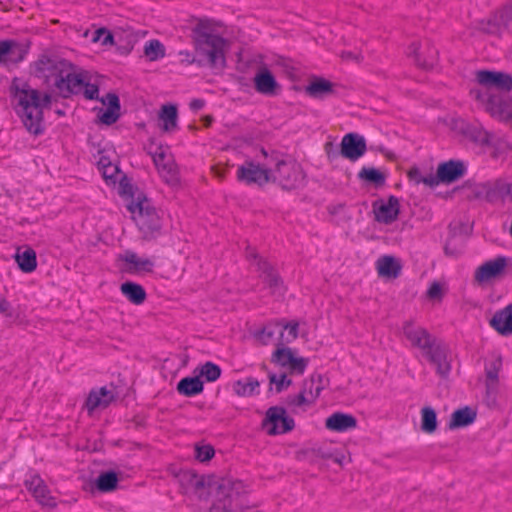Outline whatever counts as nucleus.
I'll list each match as a JSON object with an SVG mask.
<instances>
[{"label":"nucleus","instance_id":"nucleus-1","mask_svg":"<svg viewBox=\"0 0 512 512\" xmlns=\"http://www.w3.org/2000/svg\"><path fill=\"white\" fill-rule=\"evenodd\" d=\"M179 481L185 494L194 495L199 500H207L211 496L213 503L210 512H237L244 504L245 488L242 481L206 479L192 471L182 472Z\"/></svg>","mask_w":512,"mask_h":512},{"label":"nucleus","instance_id":"nucleus-2","mask_svg":"<svg viewBox=\"0 0 512 512\" xmlns=\"http://www.w3.org/2000/svg\"><path fill=\"white\" fill-rule=\"evenodd\" d=\"M476 80L480 87L470 90V95L491 116L511 120L512 76L500 71L479 70Z\"/></svg>","mask_w":512,"mask_h":512},{"label":"nucleus","instance_id":"nucleus-3","mask_svg":"<svg viewBox=\"0 0 512 512\" xmlns=\"http://www.w3.org/2000/svg\"><path fill=\"white\" fill-rule=\"evenodd\" d=\"M192 39L196 54L200 59L196 60L188 51H180L182 62L192 64L204 62L214 68H223L226 64L225 54L229 49V42L222 36L214 33L212 21L200 19L192 29Z\"/></svg>","mask_w":512,"mask_h":512},{"label":"nucleus","instance_id":"nucleus-4","mask_svg":"<svg viewBox=\"0 0 512 512\" xmlns=\"http://www.w3.org/2000/svg\"><path fill=\"white\" fill-rule=\"evenodd\" d=\"M402 330L411 345L420 349L422 355L435 367L436 373L441 378H447L451 371L447 346L412 321L404 322Z\"/></svg>","mask_w":512,"mask_h":512},{"label":"nucleus","instance_id":"nucleus-5","mask_svg":"<svg viewBox=\"0 0 512 512\" xmlns=\"http://www.w3.org/2000/svg\"><path fill=\"white\" fill-rule=\"evenodd\" d=\"M15 88L14 98L17 101V113L22 119L25 128L34 135L42 134L44 131L43 108L51 102V96L41 93L28 85L22 88L13 83Z\"/></svg>","mask_w":512,"mask_h":512},{"label":"nucleus","instance_id":"nucleus-6","mask_svg":"<svg viewBox=\"0 0 512 512\" xmlns=\"http://www.w3.org/2000/svg\"><path fill=\"white\" fill-rule=\"evenodd\" d=\"M261 153L266 159V166L271 168V182L287 190L296 189L302 184L304 173L297 161L274 151L269 155L265 149H261Z\"/></svg>","mask_w":512,"mask_h":512},{"label":"nucleus","instance_id":"nucleus-7","mask_svg":"<svg viewBox=\"0 0 512 512\" xmlns=\"http://www.w3.org/2000/svg\"><path fill=\"white\" fill-rule=\"evenodd\" d=\"M70 68V62L51 51H44L30 65L31 73L47 86L56 88L59 79Z\"/></svg>","mask_w":512,"mask_h":512},{"label":"nucleus","instance_id":"nucleus-8","mask_svg":"<svg viewBox=\"0 0 512 512\" xmlns=\"http://www.w3.org/2000/svg\"><path fill=\"white\" fill-rule=\"evenodd\" d=\"M452 130L462 136L465 140L481 148L499 146V139L488 132L478 121H467L463 118H457L452 121Z\"/></svg>","mask_w":512,"mask_h":512},{"label":"nucleus","instance_id":"nucleus-9","mask_svg":"<svg viewBox=\"0 0 512 512\" xmlns=\"http://www.w3.org/2000/svg\"><path fill=\"white\" fill-rule=\"evenodd\" d=\"M128 208L145 237H154L155 234L159 233L162 226L160 217L156 210L150 207L149 201L146 198H138Z\"/></svg>","mask_w":512,"mask_h":512},{"label":"nucleus","instance_id":"nucleus-10","mask_svg":"<svg viewBox=\"0 0 512 512\" xmlns=\"http://www.w3.org/2000/svg\"><path fill=\"white\" fill-rule=\"evenodd\" d=\"M262 427L268 435L283 434L294 428V420L283 407L273 406L267 410Z\"/></svg>","mask_w":512,"mask_h":512},{"label":"nucleus","instance_id":"nucleus-11","mask_svg":"<svg viewBox=\"0 0 512 512\" xmlns=\"http://www.w3.org/2000/svg\"><path fill=\"white\" fill-rule=\"evenodd\" d=\"M340 152L328 151V158L330 160L336 159L339 155L354 162L361 158L366 150V141L363 136L357 133L346 134L340 144Z\"/></svg>","mask_w":512,"mask_h":512},{"label":"nucleus","instance_id":"nucleus-12","mask_svg":"<svg viewBox=\"0 0 512 512\" xmlns=\"http://www.w3.org/2000/svg\"><path fill=\"white\" fill-rule=\"evenodd\" d=\"M237 179L246 184H258L260 186L271 182V168L253 161H246L237 170Z\"/></svg>","mask_w":512,"mask_h":512},{"label":"nucleus","instance_id":"nucleus-13","mask_svg":"<svg viewBox=\"0 0 512 512\" xmlns=\"http://www.w3.org/2000/svg\"><path fill=\"white\" fill-rule=\"evenodd\" d=\"M247 257L254 261L257 270L260 272V277L271 289L272 294L281 295L284 292L283 281L274 267L266 260L259 258L253 251L248 252Z\"/></svg>","mask_w":512,"mask_h":512},{"label":"nucleus","instance_id":"nucleus-14","mask_svg":"<svg viewBox=\"0 0 512 512\" xmlns=\"http://www.w3.org/2000/svg\"><path fill=\"white\" fill-rule=\"evenodd\" d=\"M247 257L254 261L257 270L260 272V277L271 289L272 294L281 295L284 292L283 281L274 267L266 260L259 258L253 251L248 252Z\"/></svg>","mask_w":512,"mask_h":512},{"label":"nucleus","instance_id":"nucleus-15","mask_svg":"<svg viewBox=\"0 0 512 512\" xmlns=\"http://www.w3.org/2000/svg\"><path fill=\"white\" fill-rule=\"evenodd\" d=\"M509 27H512V1L493 13L489 19L478 23L479 30L488 34H496L502 28Z\"/></svg>","mask_w":512,"mask_h":512},{"label":"nucleus","instance_id":"nucleus-16","mask_svg":"<svg viewBox=\"0 0 512 512\" xmlns=\"http://www.w3.org/2000/svg\"><path fill=\"white\" fill-rule=\"evenodd\" d=\"M86 81V73L77 72L76 67L70 62V68L59 79L56 89L61 95L67 97L70 94L81 93Z\"/></svg>","mask_w":512,"mask_h":512},{"label":"nucleus","instance_id":"nucleus-17","mask_svg":"<svg viewBox=\"0 0 512 512\" xmlns=\"http://www.w3.org/2000/svg\"><path fill=\"white\" fill-rule=\"evenodd\" d=\"M509 259L505 256H498L479 266L474 278L478 283H486L494 278L501 276L508 265Z\"/></svg>","mask_w":512,"mask_h":512},{"label":"nucleus","instance_id":"nucleus-18","mask_svg":"<svg viewBox=\"0 0 512 512\" xmlns=\"http://www.w3.org/2000/svg\"><path fill=\"white\" fill-rule=\"evenodd\" d=\"M399 211V199L395 196H390L387 201L379 200L373 204L375 219L380 223L391 224L397 219Z\"/></svg>","mask_w":512,"mask_h":512},{"label":"nucleus","instance_id":"nucleus-19","mask_svg":"<svg viewBox=\"0 0 512 512\" xmlns=\"http://www.w3.org/2000/svg\"><path fill=\"white\" fill-rule=\"evenodd\" d=\"M25 485L43 507L54 509L57 506L55 498L50 495L48 487L38 475H33L30 479H27Z\"/></svg>","mask_w":512,"mask_h":512},{"label":"nucleus","instance_id":"nucleus-20","mask_svg":"<svg viewBox=\"0 0 512 512\" xmlns=\"http://www.w3.org/2000/svg\"><path fill=\"white\" fill-rule=\"evenodd\" d=\"M254 87L258 93L266 96H275L280 91V85L266 67L261 68L254 76Z\"/></svg>","mask_w":512,"mask_h":512},{"label":"nucleus","instance_id":"nucleus-21","mask_svg":"<svg viewBox=\"0 0 512 512\" xmlns=\"http://www.w3.org/2000/svg\"><path fill=\"white\" fill-rule=\"evenodd\" d=\"M437 171L441 182L452 183L465 175L466 166L462 161L449 160L439 164Z\"/></svg>","mask_w":512,"mask_h":512},{"label":"nucleus","instance_id":"nucleus-22","mask_svg":"<svg viewBox=\"0 0 512 512\" xmlns=\"http://www.w3.org/2000/svg\"><path fill=\"white\" fill-rule=\"evenodd\" d=\"M357 420L351 414L336 412L330 415L325 421V427L334 432H346L356 428Z\"/></svg>","mask_w":512,"mask_h":512},{"label":"nucleus","instance_id":"nucleus-23","mask_svg":"<svg viewBox=\"0 0 512 512\" xmlns=\"http://www.w3.org/2000/svg\"><path fill=\"white\" fill-rule=\"evenodd\" d=\"M101 102L107 106V109L101 114L100 121L106 125L114 124L120 116L119 97L114 93H108Z\"/></svg>","mask_w":512,"mask_h":512},{"label":"nucleus","instance_id":"nucleus-24","mask_svg":"<svg viewBox=\"0 0 512 512\" xmlns=\"http://www.w3.org/2000/svg\"><path fill=\"white\" fill-rule=\"evenodd\" d=\"M490 325L500 334L507 336L512 333V303L495 313Z\"/></svg>","mask_w":512,"mask_h":512},{"label":"nucleus","instance_id":"nucleus-25","mask_svg":"<svg viewBox=\"0 0 512 512\" xmlns=\"http://www.w3.org/2000/svg\"><path fill=\"white\" fill-rule=\"evenodd\" d=\"M129 266L125 269L130 274L138 272H150L154 267V263L149 258H141L136 253L127 251L122 258Z\"/></svg>","mask_w":512,"mask_h":512},{"label":"nucleus","instance_id":"nucleus-26","mask_svg":"<svg viewBox=\"0 0 512 512\" xmlns=\"http://www.w3.org/2000/svg\"><path fill=\"white\" fill-rule=\"evenodd\" d=\"M476 416V412L468 406L458 409L451 415L449 428L456 429L466 427L475 421Z\"/></svg>","mask_w":512,"mask_h":512},{"label":"nucleus","instance_id":"nucleus-27","mask_svg":"<svg viewBox=\"0 0 512 512\" xmlns=\"http://www.w3.org/2000/svg\"><path fill=\"white\" fill-rule=\"evenodd\" d=\"M203 389L204 385L199 377H185L178 382L176 387L177 392L186 397L200 394Z\"/></svg>","mask_w":512,"mask_h":512},{"label":"nucleus","instance_id":"nucleus-28","mask_svg":"<svg viewBox=\"0 0 512 512\" xmlns=\"http://www.w3.org/2000/svg\"><path fill=\"white\" fill-rule=\"evenodd\" d=\"M178 111L172 104H165L159 112V120L162 122V129L171 132L177 128Z\"/></svg>","mask_w":512,"mask_h":512},{"label":"nucleus","instance_id":"nucleus-29","mask_svg":"<svg viewBox=\"0 0 512 512\" xmlns=\"http://www.w3.org/2000/svg\"><path fill=\"white\" fill-rule=\"evenodd\" d=\"M120 290L122 294L133 304L140 305L146 299V292L144 288L134 282H125L121 285Z\"/></svg>","mask_w":512,"mask_h":512},{"label":"nucleus","instance_id":"nucleus-30","mask_svg":"<svg viewBox=\"0 0 512 512\" xmlns=\"http://www.w3.org/2000/svg\"><path fill=\"white\" fill-rule=\"evenodd\" d=\"M15 260L19 268L25 272H33L37 267L36 253L32 248H26L24 251L17 250Z\"/></svg>","mask_w":512,"mask_h":512},{"label":"nucleus","instance_id":"nucleus-31","mask_svg":"<svg viewBox=\"0 0 512 512\" xmlns=\"http://www.w3.org/2000/svg\"><path fill=\"white\" fill-rule=\"evenodd\" d=\"M8 51V65L17 64L22 62L29 51V43H23L12 39H7Z\"/></svg>","mask_w":512,"mask_h":512},{"label":"nucleus","instance_id":"nucleus-32","mask_svg":"<svg viewBox=\"0 0 512 512\" xmlns=\"http://www.w3.org/2000/svg\"><path fill=\"white\" fill-rule=\"evenodd\" d=\"M379 275L396 278L401 270L400 264L392 256H383L377 261Z\"/></svg>","mask_w":512,"mask_h":512},{"label":"nucleus","instance_id":"nucleus-33","mask_svg":"<svg viewBox=\"0 0 512 512\" xmlns=\"http://www.w3.org/2000/svg\"><path fill=\"white\" fill-rule=\"evenodd\" d=\"M333 92V83L323 78H316L306 87V93L313 98H323Z\"/></svg>","mask_w":512,"mask_h":512},{"label":"nucleus","instance_id":"nucleus-34","mask_svg":"<svg viewBox=\"0 0 512 512\" xmlns=\"http://www.w3.org/2000/svg\"><path fill=\"white\" fill-rule=\"evenodd\" d=\"M260 383L257 379L249 377L238 380L233 384L234 392L241 397H250L259 393Z\"/></svg>","mask_w":512,"mask_h":512},{"label":"nucleus","instance_id":"nucleus-35","mask_svg":"<svg viewBox=\"0 0 512 512\" xmlns=\"http://www.w3.org/2000/svg\"><path fill=\"white\" fill-rule=\"evenodd\" d=\"M358 178L375 187L383 186L386 180L385 175L373 167H363L358 173Z\"/></svg>","mask_w":512,"mask_h":512},{"label":"nucleus","instance_id":"nucleus-36","mask_svg":"<svg viewBox=\"0 0 512 512\" xmlns=\"http://www.w3.org/2000/svg\"><path fill=\"white\" fill-rule=\"evenodd\" d=\"M118 481V476L114 471L102 472L96 479V487L101 492H111L117 488Z\"/></svg>","mask_w":512,"mask_h":512},{"label":"nucleus","instance_id":"nucleus-37","mask_svg":"<svg viewBox=\"0 0 512 512\" xmlns=\"http://www.w3.org/2000/svg\"><path fill=\"white\" fill-rule=\"evenodd\" d=\"M421 429L428 434L434 433L437 429V415L430 406L421 409Z\"/></svg>","mask_w":512,"mask_h":512},{"label":"nucleus","instance_id":"nucleus-38","mask_svg":"<svg viewBox=\"0 0 512 512\" xmlns=\"http://www.w3.org/2000/svg\"><path fill=\"white\" fill-rule=\"evenodd\" d=\"M144 54L150 61H157L165 56L164 45L159 40H150L145 44Z\"/></svg>","mask_w":512,"mask_h":512},{"label":"nucleus","instance_id":"nucleus-39","mask_svg":"<svg viewBox=\"0 0 512 512\" xmlns=\"http://www.w3.org/2000/svg\"><path fill=\"white\" fill-rule=\"evenodd\" d=\"M160 176L168 185L174 187L179 184V172L175 161L167 166H163L159 171Z\"/></svg>","mask_w":512,"mask_h":512},{"label":"nucleus","instance_id":"nucleus-40","mask_svg":"<svg viewBox=\"0 0 512 512\" xmlns=\"http://www.w3.org/2000/svg\"><path fill=\"white\" fill-rule=\"evenodd\" d=\"M420 44L418 42H413L408 47V56L414 57L415 63L424 69H430L434 65V55L430 56V60H422V54L419 52Z\"/></svg>","mask_w":512,"mask_h":512},{"label":"nucleus","instance_id":"nucleus-41","mask_svg":"<svg viewBox=\"0 0 512 512\" xmlns=\"http://www.w3.org/2000/svg\"><path fill=\"white\" fill-rule=\"evenodd\" d=\"M199 373L201 377H204L208 382L216 381L221 375V368L213 362H206L203 364Z\"/></svg>","mask_w":512,"mask_h":512},{"label":"nucleus","instance_id":"nucleus-42","mask_svg":"<svg viewBox=\"0 0 512 512\" xmlns=\"http://www.w3.org/2000/svg\"><path fill=\"white\" fill-rule=\"evenodd\" d=\"M294 354L290 348H278L273 354V360L282 367H288L291 363Z\"/></svg>","mask_w":512,"mask_h":512},{"label":"nucleus","instance_id":"nucleus-43","mask_svg":"<svg viewBox=\"0 0 512 512\" xmlns=\"http://www.w3.org/2000/svg\"><path fill=\"white\" fill-rule=\"evenodd\" d=\"M152 158L158 171L162 169L163 166H167L174 161L172 156L162 147L157 148Z\"/></svg>","mask_w":512,"mask_h":512},{"label":"nucleus","instance_id":"nucleus-44","mask_svg":"<svg viewBox=\"0 0 512 512\" xmlns=\"http://www.w3.org/2000/svg\"><path fill=\"white\" fill-rule=\"evenodd\" d=\"M275 328H280V336L281 339L284 338V330L288 331L287 337L285 338L286 343H290L293 340H295L298 336V323L297 322H290L283 325L277 324Z\"/></svg>","mask_w":512,"mask_h":512},{"label":"nucleus","instance_id":"nucleus-45","mask_svg":"<svg viewBox=\"0 0 512 512\" xmlns=\"http://www.w3.org/2000/svg\"><path fill=\"white\" fill-rule=\"evenodd\" d=\"M195 456L200 462H206L209 461L211 458H213L215 454V450L210 445H204V446H196L195 448Z\"/></svg>","mask_w":512,"mask_h":512},{"label":"nucleus","instance_id":"nucleus-46","mask_svg":"<svg viewBox=\"0 0 512 512\" xmlns=\"http://www.w3.org/2000/svg\"><path fill=\"white\" fill-rule=\"evenodd\" d=\"M270 384L276 385V391L281 392L291 384V380L287 379V376L285 373H282L280 375L276 374H270L269 375Z\"/></svg>","mask_w":512,"mask_h":512},{"label":"nucleus","instance_id":"nucleus-47","mask_svg":"<svg viewBox=\"0 0 512 512\" xmlns=\"http://www.w3.org/2000/svg\"><path fill=\"white\" fill-rule=\"evenodd\" d=\"M102 176L106 181L116 183L120 175V169L117 164L113 163L101 170Z\"/></svg>","mask_w":512,"mask_h":512},{"label":"nucleus","instance_id":"nucleus-48","mask_svg":"<svg viewBox=\"0 0 512 512\" xmlns=\"http://www.w3.org/2000/svg\"><path fill=\"white\" fill-rule=\"evenodd\" d=\"M113 35L105 28L97 29L93 35V42H100L102 45L112 44Z\"/></svg>","mask_w":512,"mask_h":512},{"label":"nucleus","instance_id":"nucleus-49","mask_svg":"<svg viewBox=\"0 0 512 512\" xmlns=\"http://www.w3.org/2000/svg\"><path fill=\"white\" fill-rule=\"evenodd\" d=\"M101 392L100 389L98 391L92 390L88 398L86 400V407L89 412L94 411L95 409L101 408Z\"/></svg>","mask_w":512,"mask_h":512},{"label":"nucleus","instance_id":"nucleus-50","mask_svg":"<svg viewBox=\"0 0 512 512\" xmlns=\"http://www.w3.org/2000/svg\"><path fill=\"white\" fill-rule=\"evenodd\" d=\"M320 381H321V376L318 375L317 382H320ZM306 384H307V388H308L307 393L310 394L312 399H316L320 395L323 387L319 383H316L315 377H312L310 382H308Z\"/></svg>","mask_w":512,"mask_h":512},{"label":"nucleus","instance_id":"nucleus-51","mask_svg":"<svg viewBox=\"0 0 512 512\" xmlns=\"http://www.w3.org/2000/svg\"><path fill=\"white\" fill-rule=\"evenodd\" d=\"M495 191H497L500 195H507L509 200L512 202V182L507 183L504 181H497L495 183Z\"/></svg>","mask_w":512,"mask_h":512},{"label":"nucleus","instance_id":"nucleus-52","mask_svg":"<svg viewBox=\"0 0 512 512\" xmlns=\"http://www.w3.org/2000/svg\"><path fill=\"white\" fill-rule=\"evenodd\" d=\"M501 363L500 361H494L491 363L489 367L486 368V378L487 381L497 382L498 381V371L500 369Z\"/></svg>","mask_w":512,"mask_h":512},{"label":"nucleus","instance_id":"nucleus-53","mask_svg":"<svg viewBox=\"0 0 512 512\" xmlns=\"http://www.w3.org/2000/svg\"><path fill=\"white\" fill-rule=\"evenodd\" d=\"M307 361L304 358H296L295 356L292 358L291 363L288 365V368L299 374H302L306 368Z\"/></svg>","mask_w":512,"mask_h":512},{"label":"nucleus","instance_id":"nucleus-54","mask_svg":"<svg viewBox=\"0 0 512 512\" xmlns=\"http://www.w3.org/2000/svg\"><path fill=\"white\" fill-rule=\"evenodd\" d=\"M100 392H101V408H106L110 405V403L113 402V400L115 399V395H114V392L113 390H108L106 387H102L100 388Z\"/></svg>","mask_w":512,"mask_h":512},{"label":"nucleus","instance_id":"nucleus-55","mask_svg":"<svg viewBox=\"0 0 512 512\" xmlns=\"http://www.w3.org/2000/svg\"><path fill=\"white\" fill-rule=\"evenodd\" d=\"M82 92L87 99L94 100L98 98L99 89L97 85L86 81Z\"/></svg>","mask_w":512,"mask_h":512},{"label":"nucleus","instance_id":"nucleus-56","mask_svg":"<svg viewBox=\"0 0 512 512\" xmlns=\"http://www.w3.org/2000/svg\"><path fill=\"white\" fill-rule=\"evenodd\" d=\"M119 184H120V193L122 195L133 196V194H134V187L129 182V180L127 179L126 176H122L120 178Z\"/></svg>","mask_w":512,"mask_h":512},{"label":"nucleus","instance_id":"nucleus-57","mask_svg":"<svg viewBox=\"0 0 512 512\" xmlns=\"http://www.w3.org/2000/svg\"><path fill=\"white\" fill-rule=\"evenodd\" d=\"M427 296L430 299H440L442 297V287L439 283L434 282L427 291Z\"/></svg>","mask_w":512,"mask_h":512},{"label":"nucleus","instance_id":"nucleus-58","mask_svg":"<svg viewBox=\"0 0 512 512\" xmlns=\"http://www.w3.org/2000/svg\"><path fill=\"white\" fill-rule=\"evenodd\" d=\"M440 182H441V180L439 179L438 173L436 175L429 173V174L423 175V178H421V183L425 184L428 187H435Z\"/></svg>","mask_w":512,"mask_h":512},{"label":"nucleus","instance_id":"nucleus-59","mask_svg":"<svg viewBox=\"0 0 512 512\" xmlns=\"http://www.w3.org/2000/svg\"><path fill=\"white\" fill-rule=\"evenodd\" d=\"M8 49L7 40L0 41V65L8 66Z\"/></svg>","mask_w":512,"mask_h":512},{"label":"nucleus","instance_id":"nucleus-60","mask_svg":"<svg viewBox=\"0 0 512 512\" xmlns=\"http://www.w3.org/2000/svg\"><path fill=\"white\" fill-rule=\"evenodd\" d=\"M307 384H305L304 391L300 392L298 395H295L293 397H290V404L295 406H301L307 402V398L305 394L307 393Z\"/></svg>","mask_w":512,"mask_h":512},{"label":"nucleus","instance_id":"nucleus-61","mask_svg":"<svg viewBox=\"0 0 512 512\" xmlns=\"http://www.w3.org/2000/svg\"><path fill=\"white\" fill-rule=\"evenodd\" d=\"M409 180L414 182L415 184L421 183V178H423V174L418 168H412L408 172Z\"/></svg>","mask_w":512,"mask_h":512},{"label":"nucleus","instance_id":"nucleus-62","mask_svg":"<svg viewBox=\"0 0 512 512\" xmlns=\"http://www.w3.org/2000/svg\"><path fill=\"white\" fill-rule=\"evenodd\" d=\"M445 254L448 256L456 257L459 255L460 250L453 247V239H449L444 247Z\"/></svg>","mask_w":512,"mask_h":512},{"label":"nucleus","instance_id":"nucleus-63","mask_svg":"<svg viewBox=\"0 0 512 512\" xmlns=\"http://www.w3.org/2000/svg\"><path fill=\"white\" fill-rule=\"evenodd\" d=\"M10 310H11L10 303L5 299H1L0 300V314L11 316Z\"/></svg>","mask_w":512,"mask_h":512},{"label":"nucleus","instance_id":"nucleus-64","mask_svg":"<svg viewBox=\"0 0 512 512\" xmlns=\"http://www.w3.org/2000/svg\"><path fill=\"white\" fill-rule=\"evenodd\" d=\"M111 164H113V162L111 161V159L105 155H102L99 160H98V169L101 171L102 169H104L105 167H108L110 166Z\"/></svg>","mask_w":512,"mask_h":512}]
</instances>
